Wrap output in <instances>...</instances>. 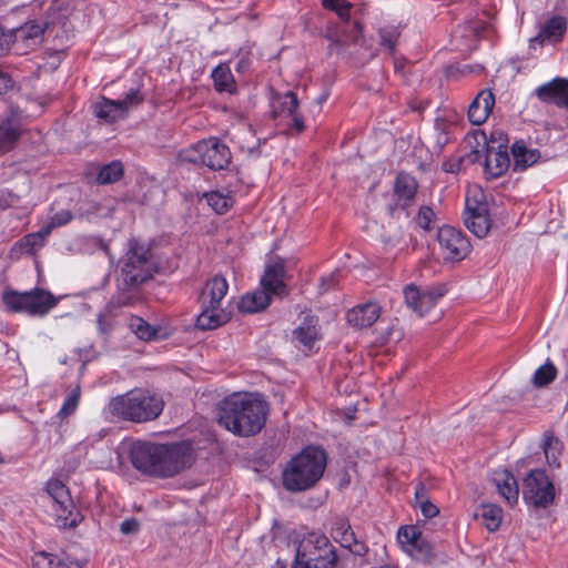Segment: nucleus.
<instances>
[{
  "mask_svg": "<svg viewBox=\"0 0 568 568\" xmlns=\"http://www.w3.org/2000/svg\"><path fill=\"white\" fill-rule=\"evenodd\" d=\"M155 271L150 248L131 239L122 261L118 292L112 296L111 304L116 307L133 305L139 298L140 287L153 277Z\"/></svg>",
  "mask_w": 568,
  "mask_h": 568,
  "instance_id": "1",
  "label": "nucleus"
},
{
  "mask_svg": "<svg viewBox=\"0 0 568 568\" xmlns=\"http://www.w3.org/2000/svg\"><path fill=\"white\" fill-rule=\"evenodd\" d=\"M267 414V403L257 395L234 394L222 402L217 422L236 436L250 437L262 430Z\"/></svg>",
  "mask_w": 568,
  "mask_h": 568,
  "instance_id": "2",
  "label": "nucleus"
},
{
  "mask_svg": "<svg viewBox=\"0 0 568 568\" xmlns=\"http://www.w3.org/2000/svg\"><path fill=\"white\" fill-rule=\"evenodd\" d=\"M326 454L318 447H307L293 457L283 471V486L292 493L313 488L323 477Z\"/></svg>",
  "mask_w": 568,
  "mask_h": 568,
  "instance_id": "3",
  "label": "nucleus"
},
{
  "mask_svg": "<svg viewBox=\"0 0 568 568\" xmlns=\"http://www.w3.org/2000/svg\"><path fill=\"white\" fill-rule=\"evenodd\" d=\"M164 407L163 399L146 389H133L111 398L108 413L115 418L146 423L156 419Z\"/></svg>",
  "mask_w": 568,
  "mask_h": 568,
  "instance_id": "4",
  "label": "nucleus"
},
{
  "mask_svg": "<svg viewBox=\"0 0 568 568\" xmlns=\"http://www.w3.org/2000/svg\"><path fill=\"white\" fill-rule=\"evenodd\" d=\"M229 284L223 276L207 280L199 295L201 313L196 317V327L202 331L215 329L231 320V312L224 306Z\"/></svg>",
  "mask_w": 568,
  "mask_h": 568,
  "instance_id": "5",
  "label": "nucleus"
},
{
  "mask_svg": "<svg viewBox=\"0 0 568 568\" xmlns=\"http://www.w3.org/2000/svg\"><path fill=\"white\" fill-rule=\"evenodd\" d=\"M338 557L329 539L317 532H310L300 540L292 568H336Z\"/></svg>",
  "mask_w": 568,
  "mask_h": 568,
  "instance_id": "6",
  "label": "nucleus"
},
{
  "mask_svg": "<svg viewBox=\"0 0 568 568\" xmlns=\"http://www.w3.org/2000/svg\"><path fill=\"white\" fill-rule=\"evenodd\" d=\"M2 300L10 311L26 312L32 316H44L58 304L52 293L39 287L28 292H6Z\"/></svg>",
  "mask_w": 568,
  "mask_h": 568,
  "instance_id": "7",
  "label": "nucleus"
},
{
  "mask_svg": "<svg viewBox=\"0 0 568 568\" xmlns=\"http://www.w3.org/2000/svg\"><path fill=\"white\" fill-rule=\"evenodd\" d=\"M158 462V477H172L192 466V445L187 442L159 444Z\"/></svg>",
  "mask_w": 568,
  "mask_h": 568,
  "instance_id": "8",
  "label": "nucleus"
},
{
  "mask_svg": "<svg viewBox=\"0 0 568 568\" xmlns=\"http://www.w3.org/2000/svg\"><path fill=\"white\" fill-rule=\"evenodd\" d=\"M525 501L536 508H547L554 503L555 487L544 470L534 469L527 474L523 485Z\"/></svg>",
  "mask_w": 568,
  "mask_h": 568,
  "instance_id": "9",
  "label": "nucleus"
},
{
  "mask_svg": "<svg viewBox=\"0 0 568 568\" xmlns=\"http://www.w3.org/2000/svg\"><path fill=\"white\" fill-rule=\"evenodd\" d=\"M192 153L186 160L191 162H201L211 170H224L229 166L232 155L229 146L222 143L217 138H210L197 142Z\"/></svg>",
  "mask_w": 568,
  "mask_h": 568,
  "instance_id": "10",
  "label": "nucleus"
},
{
  "mask_svg": "<svg viewBox=\"0 0 568 568\" xmlns=\"http://www.w3.org/2000/svg\"><path fill=\"white\" fill-rule=\"evenodd\" d=\"M47 491L53 501L58 526L75 527L79 513L75 510L67 486L61 480L51 479L47 484Z\"/></svg>",
  "mask_w": 568,
  "mask_h": 568,
  "instance_id": "11",
  "label": "nucleus"
},
{
  "mask_svg": "<svg viewBox=\"0 0 568 568\" xmlns=\"http://www.w3.org/2000/svg\"><path fill=\"white\" fill-rule=\"evenodd\" d=\"M143 101L138 89H131L123 100L102 98L94 103L93 113L102 122L111 124L126 116L128 110Z\"/></svg>",
  "mask_w": 568,
  "mask_h": 568,
  "instance_id": "12",
  "label": "nucleus"
},
{
  "mask_svg": "<svg viewBox=\"0 0 568 568\" xmlns=\"http://www.w3.org/2000/svg\"><path fill=\"white\" fill-rule=\"evenodd\" d=\"M438 243L445 252V260L462 261L470 252V243L466 235L453 226L445 225L438 230Z\"/></svg>",
  "mask_w": 568,
  "mask_h": 568,
  "instance_id": "13",
  "label": "nucleus"
},
{
  "mask_svg": "<svg viewBox=\"0 0 568 568\" xmlns=\"http://www.w3.org/2000/svg\"><path fill=\"white\" fill-rule=\"evenodd\" d=\"M445 293V285H436L427 291H420L414 284L407 285L404 288L406 305L419 316H424L429 312Z\"/></svg>",
  "mask_w": 568,
  "mask_h": 568,
  "instance_id": "14",
  "label": "nucleus"
},
{
  "mask_svg": "<svg viewBox=\"0 0 568 568\" xmlns=\"http://www.w3.org/2000/svg\"><path fill=\"white\" fill-rule=\"evenodd\" d=\"M158 456L159 444L155 443L136 442L130 449V459L134 468L150 476H158Z\"/></svg>",
  "mask_w": 568,
  "mask_h": 568,
  "instance_id": "15",
  "label": "nucleus"
},
{
  "mask_svg": "<svg viewBox=\"0 0 568 568\" xmlns=\"http://www.w3.org/2000/svg\"><path fill=\"white\" fill-rule=\"evenodd\" d=\"M418 183L414 176L408 173L399 172L394 183L395 204L388 205V212L394 215L397 209L405 210L409 207L416 197Z\"/></svg>",
  "mask_w": 568,
  "mask_h": 568,
  "instance_id": "16",
  "label": "nucleus"
},
{
  "mask_svg": "<svg viewBox=\"0 0 568 568\" xmlns=\"http://www.w3.org/2000/svg\"><path fill=\"white\" fill-rule=\"evenodd\" d=\"M534 94L542 103L568 109V79L555 78L538 87Z\"/></svg>",
  "mask_w": 568,
  "mask_h": 568,
  "instance_id": "17",
  "label": "nucleus"
},
{
  "mask_svg": "<svg viewBox=\"0 0 568 568\" xmlns=\"http://www.w3.org/2000/svg\"><path fill=\"white\" fill-rule=\"evenodd\" d=\"M362 34V26L355 22L352 27L332 23L326 28L325 38L329 41V50L343 49L351 43H356Z\"/></svg>",
  "mask_w": 568,
  "mask_h": 568,
  "instance_id": "18",
  "label": "nucleus"
},
{
  "mask_svg": "<svg viewBox=\"0 0 568 568\" xmlns=\"http://www.w3.org/2000/svg\"><path fill=\"white\" fill-rule=\"evenodd\" d=\"M567 31V19L562 16H554L541 24L538 34L529 40L530 48L536 44L542 47L546 42L558 43Z\"/></svg>",
  "mask_w": 568,
  "mask_h": 568,
  "instance_id": "19",
  "label": "nucleus"
},
{
  "mask_svg": "<svg viewBox=\"0 0 568 568\" xmlns=\"http://www.w3.org/2000/svg\"><path fill=\"white\" fill-rule=\"evenodd\" d=\"M464 223L477 237L486 236L490 229L487 205L485 203H478L473 207L467 203L464 213Z\"/></svg>",
  "mask_w": 568,
  "mask_h": 568,
  "instance_id": "20",
  "label": "nucleus"
},
{
  "mask_svg": "<svg viewBox=\"0 0 568 568\" xmlns=\"http://www.w3.org/2000/svg\"><path fill=\"white\" fill-rule=\"evenodd\" d=\"M285 267L283 262H276L265 268L264 275L261 280L263 290L271 296L287 295V287L284 283Z\"/></svg>",
  "mask_w": 568,
  "mask_h": 568,
  "instance_id": "21",
  "label": "nucleus"
},
{
  "mask_svg": "<svg viewBox=\"0 0 568 568\" xmlns=\"http://www.w3.org/2000/svg\"><path fill=\"white\" fill-rule=\"evenodd\" d=\"M495 105V95L490 90L480 91L468 108V119L471 124L480 125L489 116Z\"/></svg>",
  "mask_w": 568,
  "mask_h": 568,
  "instance_id": "22",
  "label": "nucleus"
},
{
  "mask_svg": "<svg viewBox=\"0 0 568 568\" xmlns=\"http://www.w3.org/2000/svg\"><path fill=\"white\" fill-rule=\"evenodd\" d=\"M412 558L427 566H439L448 561V556L437 551L424 537L409 548Z\"/></svg>",
  "mask_w": 568,
  "mask_h": 568,
  "instance_id": "23",
  "label": "nucleus"
},
{
  "mask_svg": "<svg viewBox=\"0 0 568 568\" xmlns=\"http://www.w3.org/2000/svg\"><path fill=\"white\" fill-rule=\"evenodd\" d=\"M510 166V158L505 149H497L495 145L486 148L485 173L496 179L503 175Z\"/></svg>",
  "mask_w": 568,
  "mask_h": 568,
  "instance_id": "24",
  "label": "nucleus"
},
{
  "mask_svg": "<svg viewBox=\"0 0 568 568\" xmlns=\"http://www.w3.org/2000/svg\"><path fill=\"white\" fill-rule=\"evenodd\" d=\"M381 307L376 303H365L347 312L348 323L356 328L372 326L379 317Z\"/></svg>",
  "mask_w": 568,
  "mask_h": 568,
  "instance_id": "25",
  "label": "nucleus"
},
{
  "mask_svg": "<svg viewBox=\"0 0 568 568\" xmlns=\"http://www.w3.org/2000/svg\"><path fill=\"white\" fill-rule=\"evenodd\" d=\"M493 481L496 485L498 493L508 501V504L513 505L518 501V484L515 476L509 470L503 469L500 471H496Z\"/></svg>",
  "mask_w": 568,
  "mask_h": 568,
  "instance_id": "26",
  "label": "nucleus"
},
{
  "mask_svg": "<svg viewBox=\"0 0 568 568\" xmlns=\"http://www.w3.org/2000/svg\"><path fill=\"white\" fill-rule=\"evenodd\" d=\"M293 336L302 345L312 348L320 338L318 318L314 315H306L303 322L293 331Z\"/></svg>",
  "mask_w": 568,
  "mask_h": 568,
  "instance_id": "27",
  "label": "nucleus"
},
{
  "mask_svg": "<svg viewBox=\"0 0 568 568\" xmlns=\"http://www.w3.org/2000/svg\"><path fill=\"white\" fill-rule=\"evenodd\" d=\"M20 136V124L14 115L0 119V153L13 149Z\"/></svg>",
  "mask_w": 568,
  "mask_h": 568,
  "instance_id": "28",
  "label": "nucleus"
},
{
  "mask_svg": "<svg viewBox=\"0 0 568 568\" xmlns=\"http://www.w3.org/2000/svg\"><path fill=\"white\" fill-rule=\"evenodd\" d=\"M514 156V171L521 172L537 163L540 152L537 149H527L524 141H516L511 146Z\"/></svg>",
  "mask_w": 568,
  "mask_h": 568,
  "instance_id": "29",
  "label": "nucleus"
},
{
  "mask_svg": "<svg viewBox=\"0 0 568 568\" xmlns=\"http://www.w3.org/2000/svg\"><path fill=\"white\" fill-rule=\"evenodd\" d=\"M48 236L43 233V227L39 232L24 235L11 247V255L34 254L44 245Z\"/></svg>",
  "mask_w": 568,
  "mask_h": 568,
  "instance_id": "30",
  "label": "nucleus"
},
{
  "mask_svg": "<svg viewBox=\"0 0 568 568\" xmlns=\"http://www.w3.org/2000/svg\"><path fill=\"white\" fill-rule=\"evenodd\" d=\"M270 303L271 296L264 290L255 291L241 298L239 310L242 313H256L263 311Z\"/></svg>",
  "mask_w": 568,
  "mask_h": 568,
  "instance_id": "31",
  "label": "nucleus"
},
{
  "mask_svg": "<svg viewBox=\"0 0 568 568\" xmlns=\"http://www.w3.org/2000/svg\"><path fill=\"white\" fill-rule=\"evenodd\" d=\"M48 27V21H28L18 30L17 38L27 42L28 45L39 44Z\"/></svg>",
  "mask_w": 568,
  "mask_h": 568,
  "instance_id": "32",
  "label": "nucleus"
},
{
  "mask_svg": "<svg viewBox=\"0 0 568 568\" xmlns=\"http://www.w3.org/2000/svg\"><path fill=\"white\" fill-rule=\"evenodd\" d=\"M475 518H480L489 531H496L503 520V510L496 505H481L474 514Z\"/></svg>",
  "mask_w": 568,
  "mask_h": 568,
  "instance_id": "33",
  "label": "nucleus"
},
{
  "mask_svg": "<svg viewBox=\"0 0 568 568\" xmlns=\"http://www.w3.org/2000/svg\"><path fill=\"white\" fill-rule=\"evenodd\" d=\"M214 87L219 92H232L234 78L227 64H219L212 72Z\"/></svg>",
  "mask_w": 568,
  "mask_h": 568,
  "instance_id": "34",
  "label": "nucleus"
},
{
  "mask_svg": "<svg viewBox=\"0 0 568 568\" xmlns=\"http://www.w3.org/2000/svg\"><path fill=\"white\" fill-rule=\"evenodd\" d=\"M123 164L120 161H112L100 168L95 181L101 185L115 183L123 176Z\"/></svg>",
  "mask_w": 568,
  "mask_h": 568,
  "instance_id": "35",
  "label": "nucleus"
},
{
  "mask_svg": "<svg viewBox=\"0 0 568 568\" xmlns=\"http://www.w3.org/2000/svg\"><path fill=\"white\" fill-rule=\"evenodd\" d=\"M544 454L549 466L560 467L559 456L561 454V443L552 433L544 435Z\"/></svg>",
  "mask_w": 568,
  "mask_h": 568,
  "instance_id": "36",
  "label": "nucleus"
},
{
  "mask_svg": "<svg viewBox=\"0 0 568 568\" xmlns=\"http://www.w3.org/2000/svg\"><path fill=\"white\" fill-rule=\"evenodd\" d=\"M332 536L334 540L339 542L344 548L351 547L356 537L348 521L343 518H339L334 523Z\"/></svg>",
  "mask_w": 568,
  "mask_h": 568,
  "instance_id": "37",
  "label": "nucleus"
},
{
  "mask_svg": "<svg viewBox=\"0 0 568 568\" xmlns=\"http://www.w3.org/2000/svg\"><path fill=\"white\" fill-rule=\"evenodd\" d=\"M207 204L217 214H224L233 204L232 196L223 194L217 191H212L204 194Z\"/></svg>",
  "mask_w": 568,
  "mask_h": 568,
  "instance_id": "38",
  "label": "nucleus"
},
{
  "mask_svg": "<svg viewBox=\"0 0 568 568\" xmlns=\"http://www.w3.org/2000/svg\"><path fill=\"white\" fill-rule=\"evenodd\" d=\"M131 331L142 341H152L158 334V329L152 327L146 321L139 316L130 320Z\"/></svg>",
  "mask_w": 568,
  "mask_h": 568,
  "instance_id": "39",
  "label": "nucleus"
},
{
  "mask_svg": "<svg viewBox=\"0 0 568 568\" xmlns=\"http://www.w3.org/2000/svg\"><path fill=\"white\" fill-rule=\"evenodd\" d=\"M277 103L278 104L274 106L275 115L284 113L294 115L298 108L297 97L293 91H288L284 95L278 97Z\"/></svg>",
  "mask_w": 568,
  "mask_h": 568,
  "instance_id": "40",
  "label": "nucleus"
},
{
  "mask_svg": "<svg viewBox=\"0 0 568 568\" xmlns=\"http://www.w3.org/2000/svg\"><path fill=\"white\" fill-rule=\"evenodd\" d=\"M557 376V368L555 365L547 361L544 365H541L534 374V385L536 387H545L550 384Z\"/></svg>",
  "mask_w": 568,
  "mask_h": 568,
  "instance_id": "41",
  "label": "nucleus"
},
{
  "mask_svg": "<svg viewBox=\"0 0 568 568\" xmlns=\"http://www.w3.org/2000/svg\"><path fill=\"white\" fill-rule=\"evenodd\" d=\"M33 568H70V566L58 556L40 552L33 557Z\"/></svg>",
  "mask_w": 568,
  "mask_h": 568,
  "instance_id": "42",
  "label": "nucleus"
},
{
  "mask_svg": "<svg viewBox=\"0 0 568 568\" xmlns=\"http://www.w3.org/2000/svg\"><path fill=\"white\" fill-rule=\"evenodd\" d=\"M322 4L325 9L336 12L343 22H348L353 7L351 2L346 0H322Z\"/></svg>",
  "mask_w": 568,
  "mask_h": 568,
  "instance_id": "43",
  "label": "nucleus"
},
{
  "mask_svg": "<svg viewBox=\"0 0 568 568\" xmlns=\"http://www.w3.org/2000/svg\"><path fill=\"white\" fill-rule=\"evenodd\" d=\"M80 400V387L77 386L65 398L62 407L59 410V416L64 418L74 413Z\"/></svg>",
  "mask_w": 568,
  "mask_h": 568,
  "instance_id": "44",
  "label": "nucleus"
},
{
  "mask_svg": "<svg viewBox=\"0 0 568 568\" xmlns=\"http://www.w3.org/2000/svg\"><path fill=\"white\" fill-rule=\"evenodd\" d=\"M72 219L73 215L70 211L62 210L52 216L49 224L43 226V233L50 235L53 229L67 225L69 222H71Z\"/></svg>",
  "mask_w": 568,
  "mask_h": 568,
  "instance_id": "45",
  "label": "nucleus"
},
{
  "mask_svg": "<svg viewBox=\"0 0 568 568\" xmlns=\"http://www.w3.org/2000/svg\"><path fill=\"white\" fill-rule=\"evenodd\" d=\"M423 538L422 532L414 526L402 527L398 531V540L409 547Z\"/></svg>",
  "mask_w": 568,
  "mask_h": 568,
  "instance_id": "46",
  "label": "nucleus"
},
{
  "mask_svg": "<svg viewBox=\"0 0 568 568\" xmlns=\"http://www.w3.org/2000/svg\"><path fill=\"white\" fill-rule=\"evenodd\" d=\"M399 36V32L396 29L386 30L383 29L379 31L381 44L388 49L389 53H394L396 40Z\"/></svg>",
  "mask_w": 568,
  "mask_h": 568,
  "instance_id": "47",
  "label": "nucleus"
},
{
  "mask_svg": "<svg viewBox=\"0 0 568 568\" xmlns=\"http://www.w3.org/2000/svg\"><path fill=\"white\" fill-rule=\"evenodd\" d=\"M434 216L435 213L429 206H420L417 214V223L420 227L428 230Z\"/></svg>",
  "mask_w": 568,
  "mask_h": 568,
  "instance_id": "48",
  "label": "nucleus"
},
{
  "mask_svg": "<svg viewBox=\"0 0 568 568\" xmlns=\"http://www.w3.org/2000/svg\"><path fill=\"white\" fill-rule=\"evenodd\" d=\"M508 136L501 130H496L491 132L490 140L486 143V148L488 145H495L497 149L507 150Z\"/></svg>",
  "mask_w": 568,
  "mask_h": 568,
  "instance_id": "49",
  "label": "nucleus"
},
{
  "mask_svg": "<svg viewBox=\"0 0 568 568\" xmlns=\"http://www.w3.org/2000/svg\"><path fill=\"white\" fill-rule=\"evenodd\" d=\"M140 530V521L135 518H126L120 525L123 535H135Z\"/></svg>",
  "mask_w": 568,
  "mask_h": 568,
  "instance_id": "50",
  "label": "nucleus"
},
{
  "mask_svg": "<svg viewBox=\"0 0 568 568\" xmlns=\"http://www.w3.org/2000/svg\"><path fill=\"white\" fill-rule=\"evenodd\" d=\"M419 508L422 510V514L426 518H433V517L437 516L439 513L438 507L435 504H433L432 501H429L428 499H423L420 501Z\"/></svg>",
  "mask_w": 568,
  "mask_h": 568,
  "instance_id": "51",
  "label": "nucleus"
},
{
  "mask_svg": "<svg viewBox=\"0 0 568 568\" xmlns=\"http://www.w3.org/2000/svg\"><path fill=\"white\" fill-rule=\"evenodd\" d=\"M14 87L13 79L6 72L0 70V95L12 90Z\"/></svg>",
  "mask_w": 568,
  "mask_h": 568,
  "instance_id": "52",
  "label": "nucleus"
},
{
  "mask_svg": "<svg viewBox=\"0 0 568 568\" xmlns=\"http://www.w3.org/2000/svg\"><path fill=\"white\" fill-rule=\"evenodd\" d=\"M353 555L363 557L368 552V547L362 540L355 537V541L352 542L351 547H346Z\"/></svg>",
  "mask_w": 568,
  "mask_h": 568,
  "instance_id": "53",
  "label": "nucleus"
},
{
  "mask_svg": "<svg viewBox=\"0 0 568 568\" xmlns=\"http://www.w3.org/2000/svg\"><path fill=\"white\" fill-rule=\"evenodd\" d=\"M463 161L464 160L460 158L455 162L444 163V170L446 172L457 173L462 169Z\"/></svg>",
  "mask_w": 568,
  "mask_h": 568,
  "instance_id": "54",
  "label": "nucleus"
},
{
  "mask_svg": "<svg viewBox=\"0 0 568 568\" xmlns=\"http://www.w3.org/2000/svg\"><path fill=\"white\" fill-rule=\"evenodd\" d=\"M423 499H427V496H426V488L424 486V484L419 483L416 487V491H415V500L418 505H420V501Z\"/></svg>",
  "mask_w": 568,
  "mask_h": 568,
  "instance_id": "55",
  "label": "nucleus"
},
{
  "mask_svg": "<svg viewBox=\"0 0 568 568\" xmlns=\"http://www.w3.org/2000/svg\"><path fill=\"white\" fill-rule=\"evenodd\" d=\"M293 116V126L296 129L298 133L303 132L305 129L304 121L302 116L295 113Z\"/></svg>",
  "mask_w": 568,
  "mask_h": 568,
  "instance_id": "56",
  "label": "nucleus"
},
{
  "mask_svg": "<svg viewBox=\"0 0 568 568\" xmlns=\"http://www.w3.org/2000/svg\"><path fill=\"white\" fill-rule=\"evenodd\" d=\"M248 65H250L248 58L242 57L236 64V70L240 72H244L248 68Z\"/></svg>",
  "mask_w": 568,
  "mask_h": 568,
  "instance_id": "57",
  "label": "nucleus"
},
{
  "mask_svg": "<svg viewBox=\"0 0 568 568\" xmlns=\"http://www.w3.org/2000/svg\"><path fill=\"white\" fill-rule=\"evenodd\" d=\"M336 281H337V275H336V274H331L328 277H323V278H322V283H321V285H322V286L332 285V284H334Z\"/></svg>",
  "mask_w": 568,
  "mask_h": 568,
  "instance_id": "58",
  "label": "nucleus"
},
{
  "mask_svg": "<svg viewBox=\"0 0 568 568\" xmlns=\"http://www.w3.org/2000/svg\"><path fill=\"white\" fill-rule=\"evenodd\" d=\"M480 158L479 151L475 150L470 154H468V159L470 162H476Z\"/></svg>",
  "mask_w": 568,
  "mask_h": 568,
  "instance_id": "59",
  "label": "nucleus"
},
{
  "mask_svg": "<svg viewBox=\"0 0 568 568\" xmlns=\"http://www.w3.org/2000/svg\"><path fill=\"white\" fill-rule=\"evenodd\" d=\"M327 95L326 94H323L321 95V98L318 99V102L322 103L326 100Z\"/></svg>",
  "mask_w": 568,
  "mask_h": 568,
  "instance_id": "60",
  "label": "nucleus"
},
{
  "mask_svg": "<svg viewBox=\"0 0 568 568\" xmlns=\"http://www.w3.org/2000/svg\"><path fill=\"white\" fill-rule=\"evenodd\" d=\"M102 247L108 253V246L105 244H102Z\"/></svg>",
  "mask_w": 568,
  "mask_h": 568,
  "instance_id": "61",
  "label": "nucleus"
}]
</instances>
